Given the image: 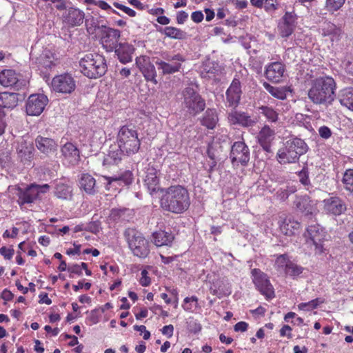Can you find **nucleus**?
<instances>
[{
  "mask_svg": "<svg viewBox=\"0 0 353 353\" xmlns=\"http://www.w3.org/2000/svg\"><path fill=\"white\" fill-rule=\"evenodd\" d=\"M263 86L265 90L274 97L283 100L287 97L288 88L286 87H274L265 82Z\"/></svg>",
  "mask_w": 353,
  "mask_h": 353,
  "instance_id": "nucleus-44",
  "label": "nucleus"
},
{
  "mask_svg": "<svg viewBox=\"0 0 353 353\" xmlns=\"http://www.w3.org/2000/svg\"><path fill=\"white\" fill-rule=\"evenodd\" d=\"M100 229L101 227L99 221H92L88 224L86 230L93 234H97L100 231Z\"/></svg>",
  "mask_w": 353,
  "mask_h": 353,
  "instance_id": "nucleus-59",
  "label": "nucleus"
},
{
  "mask_svg": "<svg viewBox=\"0 0 353 353\" xmlns=\"http://www.w3.org/2000/svg\"><path fill=\"white\" fill-rule=\"evenodd\" d=\"M296 16L293 12H286L278 26L280 35L283 38L289 37L295 28Z\"/></svg>",
  "mask_w": 353,
  "mask_h": 353,
  "instance_id": "nucleus-21",
  "label": "nucleus"
},
{
  "mask_svg": "<svg viewBox=\"0 0 353 353\" xmlns=\"http://www.w3.org/2000/svg\"><path fill=\"white\" fill-rule=\"evenodd\" d=\"M68 271L70 273V277H72V274H77L79 276L82 275V270L81 266L78 264H73L68 268Z\"/></svg>",
  "mask_w": 353,
  "mask_h": 353,
  "instance_id": "nucleus-60",
  "label": "nucleus"
},
{
  "mask_svg": "<svg viewBox=\"0 0 353 353\" xmlns=\"http://www.w3.org/2000/svg\"><path fill=\"white\" fill-rule=\"evenodd\" d=\"M300 227L301 223L292 216H286L280 223L281 232L286 236L294 235Z\"/></svg>",
  "mask_w": 353,
  "mask_h": 353,
  "instance_id": "nucleus-31",
  "label": "nucleus"
},
{
  "mask_svg": "<svg viewBox=\"0 0 353 353\" xmlns=\"http://www.w3.org/2000/svg\"><path fill=\"white\" fill-rule=\"evenodd\" d=\"M3 99L0 103V107L5 108L12 109L18 104V94L14 92H3Z\"/></svg>",
  "mask_w": 353,
  "mask_h": 353,
  "instance_id": "nucleus-42",
  "label": "nucleus"
},
{
  "mask_svg": "<svg viewBox=\"0 0 353 353\" xmlns=\"http://www.w3.org/2000/svg\"><path fill=\"white\" fill-rule=\"evenodd\" d=\"M61 153L63 161L69 165H76L81 161L79 150L71 142H67L61 148Z\"/></svg>",
  "mask_w": 353,
  "mask_h": 353,
  "instance_id": "nucleus-20",
  "label": "nucleus"
},
{
  "mask_svg": "<svg viewBox=\"0 0 353 353\" xmlns=\"http://www.w3.org/2000/svg\"><path fill=\"white\" fill-rule=\"evenodd\" d=\"M161 56L163 59H157L155 63L157 69L161 71L163 75H169L180 72L182 63L186 60L185 57L180 53L171 54L165 52Z\"/></svg>",
  "mask_w": 353,
  "mask_h": 353,
  "instance_id": "nucleus-8",
  "label": "nucleus"
},
{
  "mask_svg": "<svg viewBox=\"0 0 353 353\" xmlns=\"http://www.w3.org/2000/svg\"><path fill=\"white\" fill-rule=\"evenodd\" d=\"M290 262L291 261L288 259L287 254H281L276 258L275 264L279 268H284L285 270L288 268V263Z\"/></svg>",
  "mask_w": 353,
  "mask_h": 353,
  "instance_id": "nucleus-53",
  "label": "nucleus"
},
{
  "mask_svg": "<svg viewBox=\"0 0 353 353\" xmlns=\"http://www.w3.org/2000/svg\"><path fill=\"white\" fill-rule=\"evenodd\" d=\"M37 149L43 154L48 157L57 150V142L51 138L38 135L34 140Z\"/></svg>",
  "mask_w": 353,
  "mask_h": 353,
  "instance_id": "nucleus-23",
  "label": "nucleus"
},
{
  "mask_svg": "<svg viewBox=\"0 0 353 353\" xmlns=\"http://www.w3.org/2000/svg\"><path fill=\"white\" fill-rule=\"evenodd\" d=\"M155 28L159 32L163 34L167 37L172 39L184 40L188 37V34L186 32L176 27L166 26L163 28L161 26L155 25Z\"/></svg>",
  "mask_w": 353,
  "mask_h": 353,
  "instance_id": "nucleus-34",
  "label": "nucleus"
},
{
  "mask_svg": "<svg viewBox=\"0 0 353 353\" xmlns=\"http://www.w3.org/2000/svg\"><path fill=\"white\" fill-rule=\"evenodd\" d=\"M54 194L59 199H70L72 196V188L65 183L59 182L56 184Z\"/></svg>",
  "mask_w": 353,
  "mask_h": 353,
  "instance_id": "nucleus-41",
  "label": "nucleus"
},
{
  "mask_svg": "<svg viewBox=\"0 0 353 353\" xmlns=\"http://www.w3.org/2000/svg\"><path fill=\"white\" fill-rule=\"evenodd\" d=\"M35 63L39 66L44 68H50L54 65V54L47 48L43 50L39 56L36 57Z\"/></svg>",
  "mask_w": 353,
  "mask_h": 353,
  "instance_id": "nucleus-36",
  "label": "nucleus"
},
{
  "mask_svg": "<svg viewBox=\"0 0 353 353\" xmlns=\"http://www.w3.org/2000/svg\"><path fill=\"white\" fill-rule=\"evenodd\" d=\"M152 242L157 247L163 245L171 246L174 239V234L170 230L165 231L160 230L156 231L152 233Z\"/></svg>",
  "mask_w": 353,
  "mask_h": 353,
  "instance_id": "nucleus-32",
  "label": "nucleus"
},
{
  "mask_svg": "<svg viewBox=\"0 0 353 353\" xmlns=\"http://www.w3.org/2000/svg\"><path fill=\"white\" fill-rule=\"evenodd\" d=\"M8 117L5 110L0 107V135L4 134L6 128L8 125Z\"/></svg>",
  "mask_w": 353,
  "mask_h": 353,
  "instance_id": "nucleus-52",
  "label": "nucleus"
},
{
  "mask_svg": "<svg viewBox=\"0 0 353 353\" xmlns=\"http://www.w3.org/2000/svg\"><path fill=\"white\" fill-rule=\"evenodd\" d=\"M230 158L233 165L246 166L250 159L248 146L243 141H235L231 147Z\"/></svg>",
  "mask_w": 353,
  "mask_h": 353,
  "instance_id": "nucleus-13",
  "label": "nucleus"
},
{
  "mask_svg": "<svg viewBox=\"0 0 353 353\" xmlns=\"http://www.w3.org/2000/svg\"><path fill=\"white\" fill-rule=\"evenodd\" d=\"M264 8L267 12H273L277 9L276 0H265Z\"/></svg>",
  "mask_w": 353,
  "mask_h": 353,
  "instance_id": "nucleus-58",
  "label": "nucleus"
},
{
  "mask_svg": "<svg viewBox=\"0 0 353 353\" xmlns=\"http://www.w3.org/2000/svg\"><path fill=\"white\" fill-rule=\"evenodd\" d=\"M319 31L323 37H328L332 43L339 42L343 35L341 27L329 21H323Z\"/></svg>",
  "mask_w": 353,
  "mask_h": 353,
  "instance_id": "nucleus-18",
  "label": "nucleus"
},
{
  "mask_svg": "<svg viewBox=\"0 0 353 353\" xmlns=\"http://www.w3.org/2000/svg\"><path fill=\"white\" fill-rule=\"evenodd\" d=\"M285 66L281 62H273L269 64L265 69V77L270 81L278 83L283 77Z\"/></svg>",
  "mask_w": 353,
  "mask_h": 353,
  "instance_id": "nucleus-27",
  "label": "nucleus"
},
{
  "mask_svg": "<svg viewBox=\"0 0 353 353\" xmlns=\"http://www.w3.org/2000/svg\"><path fill=\"white\" fill-rule=\"evenodd\" d=\"M137 64L139 65L140 70L147 81H150L155 84L157 83V81L156 79V68L153 64H152L150 61H144L143 64L137 61Z\"/></svg>",
  "mask_w": 353,
  "mask_h": 353,
  "instance_id": "nucleus-39",
  "label": "nucleus"
},
{
  "mask_svg": "<svg viewBox=\"0 0 353 353\" xmlns=\"http://www.w3.org/2000/svg\"><path fill=\"white\" fill-rule=\"evenodd\" d=\"M79 185L81 190H83L89 195H94L98 192L95 179L88 173L81 174L79 180Z\"/></svg>",
  "mask_w": 353,
  "mask_h": 353,
  "instance_id": "nucleus-30",
  "label": "nucleus"
},
{
  "mask_svg": "<svg viewBox=\"0 0 353 353\" xmlns=\"http://www.w3.org/2000/svg\"><path fill=\"white\" fill-rule=\"evenodd\" d=\"M308 146L304 140L294 137L285 141L283 147L279 149L275 158L281 165L295 163L301 155L308 150Z\"/></svg>",
  "mask_w": 353,
  "mask_h": 353,
  "instance_id": "nucleus-3",
  "label": "nucleus"
},
{
  "mask_svg": "<svg viewBox=\"0 0 353 353\" xmlns=\"http://www.w3.org/2000/svg\"><path fill=\"white\" fill-rule=\"evenodd\" d=\"M34 147L33 144L27 142L25 140L18 143L17 153L18 158L24 165H30L33 158Z\"/></svg>",
  "mask_w": 353,
  "mask_h": 353,
  "instance_id": "nucleus-28",
  "label": "nucleus"
},
{
  "mask_svg": "<svg viewBox=\"0 0 353 353\" xmlns=\"http://www.w3.org/2000/svg\"><path fill=\"white\" fill-rule=\"evenodd\" d=\"M48 98L44 94H30L26 101V112L29 116H39L48 103Z\"/></svg>",
  "mask_w": 353,
  "mask_h": 353,
  "instance_id": "nucleus-12",
  "label": "nucleus"
},
{
  "mask_svg": "<svg viewBox=\"0 0 353 353\" xmlns=\"http://www.w3.org/2000/svg\"><path fill=\"white\" fill-rule=\"evenodd\" d=\"M105 179L108 181L107 186L111 185L113 182H119L128 185L132 183L133 174L131 171L125 170L119 176H105Z\"/></svg>",
  "mask_w": 353,
  "mask_h": 353,
  "instance_id": "nucleus-40",
  "label": "nucleus"
},
{
  "mask_svg": "<svg viewBox=\"0 0 353 353\" xmlns=\"http://www.w3.org/2000/svg\"><path fill=\"white\" fill-rule=\"evenodd\" d=\"M14 254V250L12 248H8L3 246L0 248V254L3 256L5 259L10 260Z\"/></svg>",
  "mask_w": 353,
  "mask_h": 353,
  "instance_id": "nucleus-54",
  "label": "nucleus"
},
{
  "mask_svg": "<svg viewBox=\"0 0 353 353\" xmlns=\"http://www.w3.org/2000/svg\"><path fill=\"white\" fill-rule=\"evenodd\" d=\"M346 210L345 201L336 195L331 196L323 201V210L326 214L337 216Z\"/></svg>",
  "mask_w": 353,
  "mask_h": 353,
  "instance_id": "nucleus-17",
  "label": "nucleus"
},
{
  "mask_svg": "<svg viewBox=\"0 0 353 353\" xmlns=\"http://www.w3.org/2000/svg\"><path fill=\"white\" fill-rule=\"evenodd\" d=\"M188 18V14L183 11H179L176 14V21L178 24H183Z\"/></svg>",
  "mask_w": 353,
  "mask_h": 353,
  "instance_id": "nucleus-61",
  "label": "nucleus"
},
{
  "mask_svg": "<svg viewBox=\"0 0 353 353\" xmlns=\"http://www.w3.org/2000/svg\"><path fill=\"white\" fill-rule=\"evenodd\" d=\"M53 90L62 94H71L76 88V81L74 77L68 74L55 76L52 81Z\"/></svg>",
  "mask_w": 353,
  "mask_h": 353,
  "instance_id": "nucleus-15",
  "label": "nucleus"
},
{
  "mask_svg": "<svg viewBox=\"0 0 353 353\" xmlns=\"http://www.w3.org/2000/svg\"><path fill=\"white\" fill-rule=\"evenodd\" d=\"M339 100L342 106L353 112V88L348 87L341 90Z\"/></svg>",
  "mask_w": 353,
  "mask_h": 353,
  "instance_id": "nucleus-38",
  "label": "nucleus"
},
{
  "mask_svg": "<svg viewBox=\"0 0 353 353\" xmlns=\"http://www.w3.org/2000/svg\"><path fill=\"white\" fill-rule=\"evenodd\" d=\"M134 51L135 48L133 45L128 42H121L113 52L121 63L127 64L132 62Z\"/></svg>",
  "mask_w": 353,
  "mask_h": 353,
  "instance_id": "nucleus-24",
  "label": "nucleus"
},
{
  "mask_svg": "<svg viewBox=\"0 0 353 353\" xmlns=\"http://www.w3.org/2000/svg\"><path fill=\"white\" fill-rule=\"evenodd\" d=\"M85 14L78 8L70 7L66 9L63 14V22L68 27L81 26L84 20Z\"/></svg>",
  "mask_w": 353,
  "mask_h": 353,
  "instance_id": "nucleus-19",
  "label": "nucleus"
},
{
  "mask_svg": "<svg viewBox=\"0 0 353 353\" xmlns=\"http://www.w3.org/2000/svg\"><path fill=\"white\" fill-rule=\"evenodd\" d=\"M243 94L239 79L234 77L225 92V105L236 109L240 103Z\"/></svg>",
  "mask_w": 353,
  "mask_h": 353,
  "instance_id": "nucleus-16",
  "label": "nucleus"
},
{
  "mask_svg": "<svg viewBox=\"0 0 353 353\" xmlns=\"http://www.w3.org/2000/svg\"><path fill=\"white\" fill-rule=\"evenodd\" d=\"M320 301L319 299H313L307 303H301L298 305L299 310L310 311L313 309H315L319 305Z\"/></svg>",
  "mask_w": 353,
  "mask_h": 353,
  "instance_id": "nucleus-51",
  "label": "nucleus"
},
{
  "mask_svg": "<svg viewBox=\"0 0 353 353\" xmlns=\"http://www.w3.org/2000/svg\"><path fill=\"white\" fill-rule=\"evenodd\" d=\"M309 170L307 166H303L302 170L297 172L299 181L301 184L304 187L305 190L309 192L314 191V186L311 183L309 177Z\"/></svg>",
  "mask_w": 353,
  "mask_h": 353,
  "instance_id": "nucleus-43",
  "label": "nucleus"
},
{
  "mask_svg": "<svg viewBox=\"0 0 353 353\" xmlns=\"http://www.w3.org/2000/svg\"><path fill=\"white\" fill-rule=\"evenodd\" d=\"M117 143L122 151L127 153V156L136 154L140 148L141 142L135 127L127 125L122 126L118 132Z\"/></svg>",
  "mask_w": 353,
  "mask_h": 353,
  "instance_id": "nucleus-5",
  "label": "nucleus"
},
{
  "mask_svg": "<svg viewBox=\"0 0 353 353\" xmlns=\"http://www.w3.org/2000/svg\"><path fill=\"white\" fill-rule=\"evenodd\" d=\"M123 234L134 256L143 259L148 256L150 242L141 232L134 228H127Z\"/></svg>",
  "mask_w": 353,
  "mask_h": 353,
  "instance_id": "nucleus-6",
  "label": "nucleus"
},
{
  "mask_svg": "<svg viewBox=\"0 0 353 353\" xmlns=\"http://www.w3.org/2000/svg\"><path fill=\"white\" fill-rule=\"evenodd\" d=\"M141 274L140 284L144 287L148 286L151 283V279L148 276V272L146 270H143Z\"/></svg>",
  "mask_w": 353,
  "mask_h": 353,
  "instance_id": "nucleus-57",
  "label": "nucleus"
},
{
  "mask_svg": "<svg viewBox=\"0 0 353 353\" xmlns=\"http://www.w3.org/2000/svg\"><path fill=\"white\" fill-rule=\"evenodd\" d=\"M102 28L100 42L106 52H112L119 45L121 32L119 30L103 26H102Z\"/></svg>",
  "mask_w": 353,
  "mask_h": 353,
  "instance_id": "nucleus-14",
  "label": "nucleus"
},
{
  "mask_svg": "<svg viewBox=\"0 0 353 353\" xmlns=\"http://www.w3.org/2000/svg\"><path fill=\"white\" fill-rule=\"evenodd\" d=\"M81 72L90 79L103 76L108 70L105 57L97 53L85 54L79 61Z\"/></svg>",
  "mask_w": 353,
  "mask_h": 353,
  "instance_id": "nucleus-4",
  "label": "nucleus"
},
{
  "mask_svg": "<svg viewBox=\"0 0 353 353\" xmlns=\"http://www.w3.org/2000/svg\"><path fill=\"white\" fill-rule=\"evenodd\" d=\"M325 231L319 225H310L306 230L305 237L306 243L314 247V253L321 254L324 252L323 242L325 237Z\"/></svg>",
  "mask_w": 353,
  "mask_h": 353,
  "instance_id": "nucleus-10",
  "label": "nucleus"
},
{
  "mask_svg": "<svg viewBox=\"0 0 353 353\" xmlns=\"http://www.w3.org/2000/svg\"><path fill=\"white\" fill-rule=\"evenodd\" d=\"M0 84L4 87H14L19 90L26 85L24 81H19L17 74L13 70H3L0 72Z\"/></svg>",
  "mask_w": 353,
  "mask_h": 353,
  "instance_id": "nucleus-22",
  "label": "nucleus"
},
{
  "mask_svg": "<svg viewBox=\"0 0 353 353\" xmlns=\"http://www.w3.org/2000/svg\"><path fill=\"white\" fill-rule=\"evenodd\" d=\"M319 134L321 138L327 139L332 136V132L330 128L327 126L323 125L319 128Z\"/></svg>",
  "mask_w": 353,
  "mask_h": 353,
  "instance_id": "nucleus-56",
  "label": "nucleus"
},
{
  "mask_svg": "<svg viewBox=\"0 0 353 353\" xmlns=\"http://www.w3.org/2000/svg\"><path fill=\"white\" fill-rule=\"evenodd\" d=\"M303 270V268L291 261L288 263V268L285 270V274L292 276L296 277L300 275Z\"/></svg>",
  "mask_w": 353,
  "mask_h": 353,
  "instance_id": "nucleus-49",
  "label": "nucleus"
},
{
  "mask_svg": "<svg viewBox=\"0 0 353 353\" xmlns=\"http://www.w3.org/2000/svg\"><path fill=\"white\" fill-rule=\"evenodd\" d=\"M228 119L232 124H239L243 127H252L257 122L244 112L232 111L228 115Z\"/></svg>",
  "mask_w": 353,
  "mask_h": 353,
  "instance_id": "nucleus-29",
  "label": "nucleus"
},
{
  "mask_svg": "<svg viewBox=\"0 0 353 353\" xmlns=\"http://www.w3.org/2000/svg\"><path fill=\"white\" fill-rule=\"evenodd\" d=\"M210 292L213 295L221 298L223 296H228L231 294V285L228 279H221L213 283L210 288Z\"/></svg>",
  "mask_w": 353,
  "mask_h": 353,
  "instance_id": "nucleus-35",
  "label": "nucleus"
},
{
  "mask_svg": "<svg viewBox=\"0 0 353 353\" xmlns=\"http://www.w3.org/2000/svg\"><path fill=\"white\" fill-rule=\"evenodd\" d=\"M342 183L344 188L353 194V168L345 170L343 176Z\"/></svg>",
  "mask_w": 353,
  "mask_h": 353,
  "instance_id": "nucleus-46",
  "label": "nucleus"
},
{
  "mask_svg": "<svg viewBox=\"0 0 353 353\" xmlns=\"http://www.w3.org/2000/svg\"><path fill=\"white\" fill-rule=\"evenodd\" d=\"M98 7H99L100 8H101L102 10H108L109 11V12H112V13H117V12L116 10H114L113 8H112L110 7V6L109 4H108L105 1H102V0H99L97 1V5Z\"/></svg>",
  "mask_w": 353,
  "mask_h": 353,
  "instance_id": "nucleus-62",
  "label": "nucleus"
},
{
  "mask_svg": "<svg viewBox=\"0 0 353 353\" xmlns=\"http://www.w3.org/2000/svg\"><path fill=\"white\" fill-rule=\"evenodd\" d=\"M345 2V0H326L325 8L329 12L333 13L340 10Z\"/></svg>",
  "mask_w": 353,
  "mask_h": 353,
  "instance_id": "nucleus-48",
  "label": "nucleus"
},
{
  "mask_svg": "<svg viewBox=\"0 0 353 353\" xmlns=\"http://www.w3.org/2000/svg\"><path fill=\"white\" fill-rule=\"evenodd\" d=\"M294 205L301 213L306 216L312 215L313 213V205L308 196L297 197L294 201Z\"/></svg>",
  "mask_w": 353,
  "mask_h": 353,
  "instance_id": "nucleus-37",
  "label": "nucleus"
},
{
  "mask_svg": "<svg viewBox=\"0 0 353 353\" xmlns=\"http://www.w3.org/2000/svg\"><path fill=\"white\" fill-rule=\"evenodd\" d=\"M199 120L201 125L205 127L207 129H214L219 121L216 110L215 108H208Z\"/></svg>",
  "mask_w": 353,
  "mask_h": 353,
  "instance_id": "nucleus-33",
  "label": "nucleus"
},
{
  "mask_svg": "<svg viewBox=\"0 0 353 353\" xmlns=\"http://www.w3.org/2000/svg\"><path fill=\"white\" fill-rule=\"evenodd\" d=\"M182 96L183 108L187 114L196 117L205 110V100L193 88H185L182 92Z\"/></svg>",
  "mask_w": 353,
  "mask_h": 353,
  "instance_id": "nucleus-7",
  "label": "nucleus"
},
{
  "mask_svg": "<svg viewBox=\"0 0 353 353\" xmlns=\"http://www.w3.org/2000/svg\"><path fill=\"white\" fill-rule=\"evenodd\" d=\"M275 130L270 128L269 125H265L259 130L256 137L257 142L265 152L268 159H270L274 156L272 143L275 139Z\"/></svg>",
  "mask_w": 353,
  "mask_h": 353,
  "instance_id": "nucleus-11",
  "label": "nucleus"
},
{
  "mask_svg": "<svg viewBox=\"0 0 353 353\" xmlns=\"http://www.w3.org/2000/svg\"><path fill=\"white\" fill-rule=\"evenodd\" d=\"M310 85L307 96L313 103L325 106L332 104L336 88V83L332 77L324 76L315 78L310 81Z\"/></svg>",
  "mask_w": 353,
  "mask_h": 353,
  "instance_id": "nucleus-2",
  "label": "nucleus"
},
{
  "mask_svg": "<svg viewBox=\"0 0 353 353\" xmlns=\"http://www.w3.org/2000/svg\"><path fill=\"white\" fill-rule=\"evenodd\" d=\"M260 113L271 122H276L278 119V113L271 107L261 105L259 108Z\"/></svg>",
  "mask_w": 353,
  "mask_h": 353,
  "instance_id": "nucleus-47",
  "label": "nucleus"
},
{
  "mask_svg": "<svg viewBox=\"0 0 353 353\" xmlns=\"http://www.w3.org/2000/svg\"><path fill=\"white\" fill-rule=\"evenodd\" d=\"M122 150V148H120L117 143V144L111 145L108 154L104 157L103 164L104 165L119 164L123 158L127 156V153Z\"/></svg>",
  "mask_w": 353,
  "mask_h": 353,
  "instance_id": "nucleus-26",
  "label": "nucleus"
},
{
  "mask_svg": "<svg viewBox=\"0 0 353 353\" xmlns=\"http://www.w3.org/2000/svg\"><path fill=\"white\" fill-rule=\"evenodd\" d=\"M144 181L145 185L148 187V189L151 194L157 191L159 179L154 170H152V172H148L147 173Z\"/></svg>",
  "mask_w": 353,
  "mask_h": 353,
  "instance_id": "nucleus-45",
  "label": "nucleus"
},
{
  "mask_svg": "<svg viewBox=\"0 0 353 353\" xmlns=\"http://www.w3.org/2000/svg\"><path fill=\"white\" fill-rule=\"evenodd\" d=\"M161 193V208L169 212L181 214L190 207V199L188 190L182 185H174L166 188H158Z\"/></svg>",
  "mask_w": 353,
  "mask_h": 353,
  "instance_id": "nucleus-1",
  "label": "nucleus"
},
{
  "mask_svg": "<svg viewBox=\"0 0 353 353\" xmlns=\"http://www.w3.org/2000/svg\"><path fill=\"white\" fill-rule=\"evenodd\" d=\"M248 324L244 321H240L235 324L234 329L236 332H245L247 330Z\"/></svg>",
  "mask_w": 353,
  "mask_h": 353,
  "instance_id": "nucleus-64",
  "label": "nucleus"
},
{
  "mask_svg": "<svg viewBox=\"0 0 353 353\" xmlns=\"http://www.w3.org/2000/svg\"><path fill=\"white\" fill-rule=\"evenodd\" d=\"M18 204L20 206L24 204L34 203L38 199V191L33 184L28 185L26 188H17Z\"/></svg>",
  "mask_w": 353,
  "mask_h": 353,
  "instance_id": "nucleus-25",
  "label": "nucleus"
},
{
  "mask_svg": "<svg viewBox=\"0 0 353 353\" xmlns=\"http://www.w3.org/2000/svg\"><path fill=\"white\" fill-rule=\"evenodd\" d=\"M251 274L252 282L256 289L258 290L267 300L272 299L275 296L274 289L268 275L257 268L252 269Z\"/></svg>",
  "mask_w": 353,
  "mask_h": 353,
  "instance_id": "nucleus-9",
  "label": "nucleus"
},
{
  "mask_svg": "<svg viewBox=\"0 0 353 353\" xmlns=\"http://www.w3.org/2000/svg\"><path fill=\"white\" fill-rule=\"evenodd\" d=\"M191 19L195 23H200L203 19V14L201 11H194L191 14Z\"/></svg>",
  "mask_w": 353,
  "mask_h": 353,
  "instance_id": "nucleus-63",
  "label": "nucleus"
},
{
  "mask_svg": "<svg viewBox=\"0 0 353 353\" xmlns=\"http://www.w3.org/2000/svg\"><path fill=\"white\" fill-rule=\"evenodd\" d=\"M188 330L192 333H198L201 330V325L197 320L193 317H189L186 321Z\"/></svg>",
  "mask_w": 353,
  "mask_h": 353,
  "instance_id": "nucleus-50",
  "label": "nucleus"
},
{
  "mask_svg": "<svg viewBox=\"0 0 353 353\" xmlns=\"http://www.w3.org/2000/svg\"><path fill=\"white\" fill-rule=\"evenodd\" d=\"M114 6L117 8L123 11L125 13H126L130 17H134L136 15V12L129 7H127V6L122 5L117 2H114Z\"/></svg>",
  "mask_w": 353,
  "mask_h": 353,
  "instance_id": "nucleus-55",
  "label": "nucleus"
}]
</instances>
